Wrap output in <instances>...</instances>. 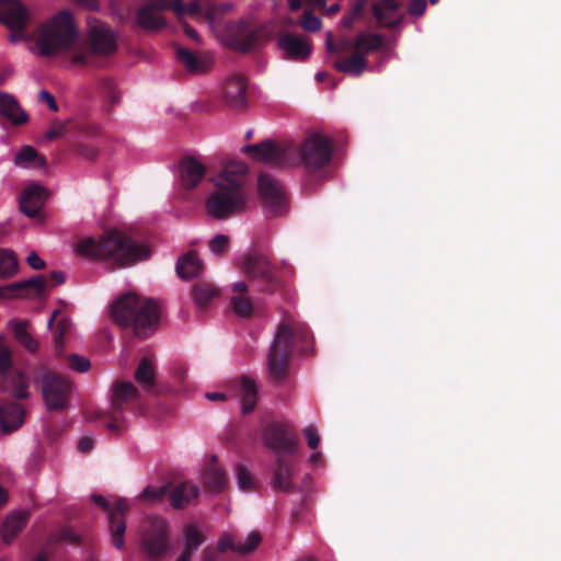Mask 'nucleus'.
I'll use <instances>...</instances> for the list:
<instances>
[{"mask_svg": "<svg viewBox=\"0 0 561 561\" xmlns=\"http://www.w3.org/2000/svg\"><path fill=\"white\" fill-rule=\"evenodd\" d=\"M427 8L426 0H411L408 5V12L411 15H422Z\"/></svg>", "mask_w": 561, "mask_h": 561, "instance_id": "nucleus-58", "label": "nucleus"}, {"mask_svg": "<svg viewBox=\"0 0 561 561\" xmlns=\"http://www.w3.org/2000/svg\"><path fill=\"white\" fill-rule=\"evenodd\" d=\"M140 393L131 381H115L112 385L110 405L105 411H95L94 416L102 420L113 435H121L126 427L124 412L138 402Z\"/></svg>", "mask_w": 561, "mask_h": 561, "instance_id": "nucleus-7", "label": "nucleus"}, {"mask_svg": "<svg viewBox=\"0 0 561 561\" xmlns=\"http://www.w3.org/2000/svg\"><path fill=\"white\" fill-rule=\"evenodd\" d=\"M234 296L231 298L232 310L241 317H249L253 313L252 301L248 295L249 285L244 280L234 283L232 286Z\"/></svg>", "mask_w": 561, "mask_h": 561, "instance_id": "nucleus-34", "label": "nucleus"}, {"mask_svg": "<svg viewBox=\"0 0 561 561\" xmlns=\"http://www.w3.org/2000/svg\"><path fill=\"white\" fill-rule=\"evenodd\" d=\"M206 536L198 526L187 524L182 527V550L174 561H192L195 551L205 542Z\"/></svg>", "mask_w": 561, "mask_h": 561, "instance_id": "nucleus-22", "label": "nucleus"}, {"mask_svg": "<svg viewBox=\"0 0 561 561\" xmlns=\"http://www.w3.org/2000/svg\"><path fill=\"white\" fill-rule=\"evenodd\" d=\"M30 322L27 320L11 319L8 328L12 331L18 343L27 352L34 354L39 348V342L28 332Z\"/></svg>", "mask_w": 561, "mask_h": 561, "instance_id": "nucleus-30", "label": "nucleus"}, {"mask_svg": "<svg viewBox=\"0 0 561 561\" xmlns=\"http://www.w3.org/2000/svg\"><path fill=\"white\" fill-rule=\"evenodd\" d=\"M95 446V438L90 437V435H84L80 439H78L77 449L81 454H89Z\"/></svg>", "mask_w": 561, "mask_h": 561, "instance_id": "nucleus-57", "label": "nucleus"}, {"mask_svg": "<svg viewBox=\"0 0 561 561\" xmlns=\"http://www.w3.org/2000/svg\"><path fill=\"white\" fill-rule=\"evenodd\" d=\"M172 10L180 18L186 14V5L182 0H146L136 14V24L146 31H159L167 21L161 11Z\"/></svg>", "mask_w": 561, "mask_h": 561, "instance_id": "nucleus-11", "label": "nucleus"}, {"mask_svg": "<svg viewBox=\"0 0 561 561\" xmlns=\"http://www.w3.org/2000/svg\"><path fill=\"white\" fill-rule=\"evenodd\" d=\"M403 0H379L373 3L371 12L382 28H396L404 21Z\"/></svg>", "mask_w": 561, "mask_h": 561, "instance_id": "nucleus-16", "label": "nucleus"}, {"mask_svg": "<svg viewBox=\"0 0 561 561\" xmlns=\"http://www.w3.org/2000/svg\"><path fill=\"white\" fill-rule=\"evenodd\" d=\"M229 244L230 239L226 234H217L213 237L208 242L210 251L218 255L225 254L229 248Z\"/></svg>", "mask_w": 561, "mask_h": 561, "instance_id": "nucleus-47", "label": "nucleus"}, {"mask_svg": "<svg viewBox=\"0 0 561 561\" xmlns=\"http://www.w3.org/2000/svg\"><path fill=\"white\" fill-rule=\"evenodd\" d=\"M278 46L288 59L306 60L311 53V46L304 37L293 33H284L278 38Z\"/></svg>", "mask_w": 561, "mask_h": 561, "instance_id": "nucleus-25", "label": "nucleus"}, {"mask_svg": "<svg viewBox=\"0 0 561 561\" xmlns=\"http://www.w3.org/2000/svg\"><path fill=\"white\" fill-rule=\"evenodd\" d=\"M19 378H20L21 385H16V376L14 377V379L12 381L13 396L18 399H25L28 397L26 380L22 374H19Z\"/></svg>", "mask_w": 561, "mask_h": 561, "instance_id": "nucleus-53", "label": "nucleus"}, {"mask_svg": "<svg viewBox=\"0 0 561 561\" xmlns=\"http://www.w3.org/2000/svg\"><path fill=\"white\" fill-rule=\"evenodd\" d=\"M99 131L98 126L81 127L76 137H72V153H77L85 160H93L98 154V147L92 139Z\"/></svg>", "mask_w": 561, "mask_h": 561, "instance_id": "nucleus-23", "label": "nucleus"}, {"mask_svg": "<svg viewBox=\"0 0 561 561\" xmlns=\"http://www.w3.org/2000/svg\"><path fill=\"white\" fill-rule=\"evenodd\" d=\"M19 262L15 253L9 249H0V278L8 279L18 272Z\"/></svg>", "mask_w": 561, "mask_h": 561, "instance_id": "nucleus-44", "label": "nucleus"}, {"mask_svg": "<svg viewBox=\"0 0 561 561\" xmlns=\"http://www.w3.org/2000/svg\"><path fill=\"white\" fill-rule=\"evenodd\" d=\"M0 116L8 119L14 126L25 125L30 116L21 107L18 100L10 93L0 91Z\"/></svg>", "mask_w": 561, "mask_h": 561, "instance_id": "nucleus-26", "label": "nucleus"}, {"mask_svg": "<svg viewBox=\"0 0 561 561\" xmlns=\"http://www.w3.org/2000/svg\"><path fill=\"white\" fill-rule=\"evenodd\" d=\"M304 434L307 438V445L309 448L314 450V448L319 447L321 438L316 426L305 427Z\"/></svg>", "mask_w": 561, "mask_h": 561, "instance_id": "nucleus-54", "label": "nucleus"}, {"mask_svg": "<svg viewBox=\"0 0 561 561\" xmlns=\"http://www.w3.org/2000/svg\"><path fill=\"white\" fill-rule=\"evenodd\" d=\"M91 363L89 358L85 356L77 355V353H72V371L84 373L90 369Z\"/></svg>", "mask_w": 561, "mask_h": 561, "instance_id": "nucleus-55", "label": "nucleus"}, {"mask_svg": "<svg viewBox=\"0 0 561 561\" xmlns=\"http://www.w3.org/2000/svg\"><path fill=\"white\" fill-rule=\"evenodd\" d=\"M89 45L94 55H111L116 51V36L111 28L101 22H94L89 27Z\"/></svg>", "mask_w": 561, "mask_h": 561, "instance_id": "nucleus-20", "label": "nucleus"}, {"mask_svg": "<svg viewBox=\"0 0 561 561\" xmlns=\"http://www.w3.org/2000/svg\"><path fill=\"white\" fill-rule=\"evenodd\" d=\"M92 499L98 506L108 512L107 518L110 533L113 537V545L115 548L123 549L125 546L124 535L127 527L124 516L129 511L127 500L119 499L113 506H111V503L106 497H103V495L94 494L92 495Z\"/></svg>", "mask_w": 561, "mask_h": 561, "instance_id": "nucleus-12", "label": "nucleus"}, {"mask_svg": "<svg viewBox=\"0 0 561 561\" xmlns=\"http://www.w3.org/2000/svg\"><path fill=\"white\" fill-rule=\"evenodd\" d=\"M199 489L194 483H180L176 486L170 489L169 486V502L171 506L176 507V510H182V507L187 506L192 500L198 496Z\"/></svg>", "mask_w": 561, "mask_h": 561, "instance_id": "nucleus-33", "label": "nucleus"}, {"mask_svg": "<svg viewBox=\"0 0 561 561\" xmlns=\"http://www.w3.org/2000/svg\"><path fill=\"white\" fill-rule=\"evenodd\" d=\"M219 296V289L209 283H197L192 287V297L198 310H207Z\"/></svg>", "mask_w": 561, "mask_h": 561, "instance_id": "nucleus-39", "label": "nucleus"}, {"mask_svg": "<svg viewBox=\"0 0 561 561\" xmlns=\"http://www.w3.org/2000/svg\"><path fill=\"white\" fill-rule=\"evenodd\" d=\"M75 253L85 259H99L113 267L131 266L140 260L149 259L151 251L145 243L137 242L122 230H110L99 240L88 237L81 240Z\"/></svg>", "mask_w": 561, "mask_h": 561, "instance_id": "nucleus-3", "label": "nucleus"}, {"mask_svg": "<svg viewBox=\"0 0 561 561\" xmlns=\"http://www.w3.org/2000/svg\"><path fill=\"white\" fill-rule=\"evenodd\" d=\"M46 282V276L41 274L35 275L30 279L16 282L19 299L35 300L46 297L48 294Z\"/></svg>", "mask_w": 561, "mask_h": 561, "instance_id": "nucleus-28", "label": "nucleus"}, {"mask_svg": "<svg viewBox=\"0 0 561 561\" xmlns=\"http://www.w3.org/2000/svg\"><path fill=\"white\" fill-rule=\"evenodd\" d=\"M218 547H206L202 553V561H218Z\"/></svg>", "mask_w": 561, "mask_h": 561, "instance_id": "nucleus-63", "label": "nucleus"}, {"mask_svg": "<svg viewBox=\"0 0 561 561\" xmlns=\"http://www.w3.org/2000/svg\"><path fill=\"white\" fill-rule=\"evenodd\" d=\"M30 12L20 0H0V22L10 31L11 44L27 43L37 57H54L70 46V10L64 9L26 33Z\"/></svg>", "mask_w": 561, "mask_h": 561, "instance_id": "nucleus-1", "label": "nucleus"}, {"mask_svg": "<svg viewBox=\"0 0 561 561\" xmlns=\"http://www.w3.org/2000/svg\"><path fill=\"white\" fill-rule=\"evenodd\" d=\"M243 151L253 160L285 168V165L301 164L309 175L319 172L330 164L334 152L332 138L319 133L307 135L297 148L280 146L273 140H264L247 145Z\"/></svg>", "mask_w": 561, "mask_h": 561, "instance_id": "nucleus-2", "label": "nucleus"}, {"mask_svg": "<svg viewBox=\"0 0 561 561\" xmlns=\"http://www.w3.org/2000/svg\"><path fill=\"white\" fill-rule=\"evenodd\" d=\"M111 314L115 323L131 327L136 336L146 339L157 330L160 311L157 300L128 293L113 302Z\"/></svg>", "mask_w": 561, "mask_h": 561, "instance_id": "nucleus-6", "label": "nucleus"}, {"mask_svg": "<svg viewBox=\"0 0 561 561\" xmlns=\"http://www.w3.org/2000/svg\"><path fill=\"white\" fill-rule=\"evenodd\" d=\"M267 36L268 32L265 25L243 20L230 22L225 30L227 46L242 53L260 47Z\"/></svg>", "mask_w": 561, "mask_h": 561, "instance_id": "nucleus-10", "label": "nucleus"}, {"mask_svg": "<svg viewBox=\"0 0 561 561\" xmlns=\"http://www.w3.org/2000/svg\"><path fill=\"white\" fill-rule=\"evenodd\" d=\"M241 271L262 293H274L280 286L274 263H272L268 254L263 253L257 248L244 255Z\"/></svg>", "mask_w": 561, "mask_h": 561, "instance_id": "nucleus-9", "label": "nucleus"}, {"mask_svg": "<svg viewBox=\"0 0 561 561\" xmlns=\"http://www.w3.org/2000/svg\"><path fill=\"white\" fill-rule=\"evenodd\" d=\"M238 485L242 491H251L253 486L252 477L243 465L237 466Z\"/></svg>", "mask_w": 561, "mask_h": 561, "instance_id": "nucleus-48", "label": "nucleus"}, {"mask_svg": "<svg viewBox=\"0 0 561 561\" xmlns=\"http://www.w3.org/2000/svg\"><path fill=\"white\" fill-rule=\"evenodd\" d=\"M38 101L42 103H46L48 107L56 112L58 110L57 103L54 99V96L46 90H42L38 93Z\"/></svg>", "mask_w": 561, "mask_h": 561, "instance_id": "nucleus-61", "label": "nucleus"}, {"mask_svg": "<svg viewBox=\"0 0 561 561\" xmlns=\"http://www.w3.org/2000/svg\"><path fill=\"white\" fill-rule=\"evenodd\" d=\"M14 164L24 169H45L46 159L32 146H23L14 157Z\"/></svg>", "mask_w": 561, "mask_h": 561, "instance_id": "nucleus-37", "label": "nucleus"}, {"mask_svg": "<svg viewBox=\"0 0 561 561\" xmlns=\"http://www.w3.org/2000/svg\"><path fill=\"white\" fill-rule=\"evenodd\" d=\"M383 44L382 35L379 33H358L352 41L343 39L335 44L331 32L327 33V50L329 53L347 51L351 48H357L360 56L366 57L369 53L377 51Z\"/></svg>", "mask_w": 561, "mask_h": 561, "instance_id": "nucleus-15", "label": "nucleus"}, {"mask_svg": "<svg viewBox=\"0 0 561 561\" xmlns=\"http://www.w3.org/2000/svg\"><path fill=\"white\" fill-rule=\"evenodd\" d=\"M169 493V484H163L162 486H147L139 494V499L147 501L148 503H159L165 499Z\"/></svg>", "mask_w": 561, "mask_h": 561, "instance_id": "nucleus-46", "label": "nucleus"}, {"mask_svg": "<svg viewBox=\"0 0 561 561\" xmlns=\"http://www.w3.org/2000/svg\"><path fill=\"white\" fill-rule=\"evenodd\" d=\"M42 396L48 410H61L69 400V386L56 375L48 374L42 386Z\"/></svg>", "mask_w": 561, "mask_h": 561, "instance_id": "nucleus-17", "label": "nucleus"}, {"mask_svg": "<svg viewBox=\"0 0 561 561\" xmlns=\"http://www.w3.org/2000/svg\"><path fill=\"white\" fill-rule=\"evenodd\" d=\"M216 461L217 457L213 456L203 474L205 486L211 492L222 491V489H225L228 483L225 471L218 468Z\"/></svg>", "mask_w": 561, "mask_h": 561, "instance_id": "nucleus-36", "label": "nucleus"}, {"mask_svg": "<svg viewBox=\"0 0 561 561\" xmlns=\"http://www.w3.org/2000/svg\"><path fill=\"white\" fill-rule=\"evenodd\" d=\"M248 167L243 161H230L225 164L218 176L214 180V192L206 201V211L217 220L231 217L242 211L247 206Z\"/></svg>", "mask_w": 561, "mask_h": 561, "instance_id": "nucleus-4", "label": "nucleus"}, {"mask_svg": "<svg viewBox=\"0 0 561 561\" xmlns=\"http://www.w3.org/2000/svg\"><path fill=\"white\" fill-rule=\"evenodd\" d=\"M257 191L267 214L282 215L286 211L287 197L278 180L262 172L257 178Z\"/></svg>", "mask_w": 561, "mask_h": 561, "instance_id": "nucleus-13", "label": "nucleus"}, {"mask_svg": "<svg viewBox=\"0 0 561 561\" xmlns=\"http://www.w3.org/2000/svg\"><path fill=\"white\" fill-rule=\"evenodd\" d=\"M25 413L20 404L11 403L0 409V428L4 433L18 430L24 423Z\"/></svg>", "mask_w": 561, "mask_h": 561, "instance_id": "nucleus-32", "label": "nucleus"}, {"mask_svg": "<svg viewBox=\"0 0 561 561\" xmlns=\"http://www.w3.org/2000/svg\"><path fill=\"white\" fill-rule=\"evenodd\" d=\"M48 196V191L44 186L39 184L30 185L21 194V211L24 213L28 218H38L42 220V209Z\"/></svg>", "mask_w": 561, "mask_h": 561, "instance_id": "nucleus-19", "label": "nucleus"}, {"mask_svg": "<svg viewBox=\"0 0 561 561\" xmlns=\"http://www.w3.org/2000/svg\"><path fill=\"white\" fill-rule=\"evenodd\" d=\"M59 317L60 311L55 310L47 322V327L51 330L55 324L57 325V330L54 334V345L57 353H62L66 337L70 330V322L67 317Z\"/></svg>", "mask_w": 561, "mask_h": 561, "instance_id": "nucleus-40", "label": "nucleus"}, {"mask_svg": "<svg viewBox=\"0 0 561 561\" xmlns=\"http://www.w3.org/2000/svg\"><path fill=\"white\" fill-rule=\"evenodd\" d=\"M264 444L279 455H293L297 451L298 436L291 431L289 424L273 421L267 424L263 433Z\"/></svg>", "mask_w": 561, "mask_h": 561, "instance_id": "nucleus-14", "label": "nucleus"}, {"mask_svg": "<svg viewBox=\"0 0 561 561\" xmlns=\"http://www.w3.org/2000/svg\"><path fill=\"white\" fill-rule=\"evenodd\" d=\"M26 262L31 268L36 271L44 270L46 266L45 261L41 259L35 251L30 252V254L26 257Z\"/></svg>", "mask_w": 561, "mask_h": 561, "instance_id": "nucleus-60", "label": "nucleus"}, {"mask_svg": "<svg viewBox=\"0 0 561 561\" xmlns=\"http://www.w3.org/2000/svg\"><path fill=\"white\" fill-rule=\"evenodd\" d=\"M247 87L242 75H230L222 83L221 98L229 107L244 108L248 105Z\"/></svg>", "mask_w": 561, "mask_h": 561, "instance_id": "nucleus-18", "label": "nucleus"}, {"mask_svg": "<svg viewBox=\"0 0 561 561\" xmlns=\"http://www.w3.org/2000/svg\"><path fill=\"white\" fill-rule=\"evenodd\" d=\"M135 379L145 390H152L156 386V368L150 358H142L135 371Z\"/></svg>", "mask_w": 561, "mask_h": 561, "instance_id": "nucleus-43", "label": "nucleus"}, {"mask_svg": "<svg viewBox=\"0 0 561 561\" xmlns=\"http://www.w3.org/2000/svg\"><path fill=\"white\" fill-rule=\"evenodd\" d=\"M240 397L243 413H251L257 404V383L255 379L243 375L240 378Z\"/></svg>", "mask_w": 561, "mask_h": 561, "instance_id": "nucleus-38", "label": "nucleus"}, {"mask_svg": "<svg viewBox=\"0 0 561 561\" xmlns=\"http://www.w3.org/2000/svg\"><path fill=\"white\" fill-rule=\"evenodd\" d=\"M176 57L191 73H203L209 67L206 59L199 58L198 55L185 47H176Z\"/></svg>", "mask_w": 561, "mask_h": 561, "instance_id": "nucleus-42", "label": "nucleus"}, {"mask_svg": "<svg viewBox=\"0 0 561 561\" xmlns=\"http://www.w3.org/2000/svg\"><path fill=\"white\" fill-rule=\"evenodd\" d=\"M293 473L294 468L291 461L286 460L284 456H278L276 459V466L272 480L273 488L277 489L278 491H293Z\"/></svg>", "mask_w": 561, "mask_h": 561, "instance_id": "nucleus-31", "label": "nucleus"}, {"mask_svg": "<svg viewBox=\"0 0 561 561\" xmlns=\"http://www.w3.org/2000/svg\"><path fill=\"white\" fill-rule=\"evenodd\" d=\"M310 341L311 333L308 325L300 322L290 324L287 321L279 323L267 353V370L273 383L279 386L287 379L295 347L298 346L302 353H306Z\"/></svg>", "mask_w": 561, "mask_h": 561, "instance_id": "nucleus-5", "label": "nucleus"}, {"mask_svg": "<svg viewBox=\"0 0 561 561\" xmlns=\"http://www.w3.org/2000/svg\"><path fill=\"white\" fill-rule=\"evenodd\" d=\"M46 276L47 283V291L56 287L57 285L64 284L66 282V275L62 272H51Z\"/></svg>", "mask_w": 561, "mask_h": 561, "instance_id": "nucleus-56", "label": "nucleus"}, {"mask_svg": "<svg viewBox=\"0 0 561 561\" xmlns=\"http://www.w3.org/2000/svg\"><path fill=\"white\" fill-rule=\"evenodd\" d=\"M101 89H102V92H103L110 107H112V105L117 104V102H119V94L116 91V88H115L113 81L102 82Z\"/></svg>", "mask_w": 561, "mask_h": 561, "instance_id": "nucleus-50", "label": "nucleus"}, {"mask_svg": "<svg viewBox=\"0 0 561 561\" xmlns=\"http://www.w3.org/2000/svg\"><path fill=\"white\" fill-rule=\"evenodd\" d=\"M206 167L194 157H184L180 162V179L182 186L194 188L198 186L206 173Z\"/></svg>", "mask_w": 561, "mask_h": 561, "instance_id": "nucleus-27", "label": "nucleus"}, {"mask_svg": "<svg viewBox=\"0 0 561 561\" xmlns=\"http://www.w3.org/2000/svg\"><path fill=\"white\" fill-rule=\"evenodd\" d=\"M11 351L8 346L0 344V371L2 375H7L11 368Z\"/></svg>", "mask_w": 561, "mask_h": 561, "instance_id": "nucleus-52", "label": "nucleus"}, {"mask_svg": "<svg viewBox=\"0 0 561 561\" xmlns=\"http://www.w3.org/2000/svg\"><path fill=\"white\" fill-rule=\"evenodd\" d=\"M233 3L218 2L217 0H193L186 5V14L203 15L208 22L218 21V19L231 11Z\"/></svg>", "mask_w": 561, "mask_h": 561, "instance_id": "nucleus-21", "label": "nucleus"}, {"mask_svg": "<svg viewBox=\"0 0 561 561\" xmlns=\"http://www.w3.org/2000/svg\"><path fill=\"white\" fill-rule=\"evenodd\" d=\"M30 513L25 510L14 511L7 515L1 528V539L5 545H11L25 528Z\"/></svg>", "mask_w": 561, "mask_h": 561, "instance_id": "nucleus-24", "label": "nucleus"}, {"mask_svg": "<svg viewBox=\"0 0 561 561\" xmlns=\"http://www.w3.org/2000/svg\"><path fill=\"white\" fill-rule=\"evenodd\" d=\"M202 261L196 251H188L183 254L176 262V272L182 278H193L202 273Z\"/></svg>", "mask_w": 561, "mask_h": 561, "instance_id": "nucleus-41", "label": "nucleus"}, {"mask_svg": "<svg viewBox=\"0 0 561 561\" xmlns=\"http://www.w3.org/2000/svg\"><path fill=\"white\" fill-rule=\"evenodd\" d=\"M0 299H19L16 283L0 286Z\"/></svg>", "mask_w": 561, "mask_h": 561, "instance_id": "nucleus-59", "label": "nucleus"}, {"mask_svg": "<svg viewBox=\"0 0 561 561\" xmlns=\"http://www.w3.org/2000/svg\"><path fill=\"white\" fill-rule=\"evenodd\" d=\"M170 525L164 517H150L144 525L140 550L152 561L164 560L172 552Z\"/></svg>", "mask_w": 561, "mask_h": 561, "instance_id": "nucleus-8", "label": "nucleus"}, {"mask_svg": "<svg viewBox=\"0 0 561 561\" xmlns=\"http://www.w3.org/2000/svg\"><path fill=\"white\" fill-rule=\"evenodd\" d=\"M183 31L187 37L193 38V41H198V33L194 27H191V25L183 24Z\"/></svg>", "mask_w": 561, "mask_h": 561, "instance_id": "nucleus-64", "label": "nucleus"}, {"mask_svg": "<svg viewBox=\"0 0 561 561\" xmlns=\"http://www.w3.org/2000/svg\"><path fill=\"white\" fill-rule=\"evenodd\" d=\"M368 0H356L352 8L344 14L342 18V25L345 28H352L354 26L356 20L362 18L365 8L367 5Z\"/></svg>", "mask_w": 561, "mask_h": 561, "instance_id": "nucleus-45", "label": "nucleus"}, {"mask_svg": "<svg viewBox=\"0 0 561 561\" xmlns=\"http://www.w3.org/2000/svg\"><path fill=\"white\" fill-rule=\"evenodd\" d=\"M300 25L307 31H318L321 27V20L316 14L310 13V11H305Z\"/></svg>", "mask_w": 561, "mask_h": 561, "instance_id": "nucleus-51", "label": "nucleus"}, {"mask_svg": "<svg viewBox=\"0 0 561 561\" xmlns=\"http://www.w3.org/2000/svg\"><path fill=\"white\" fill-rule=\"evenodd\" d=\"M368 65L367 58L360 56L358 48H353V54L346 58H337L333 67L342 73L362 76Z\"/></svg>", "mask_w": 561, "mask_h": 561, "instance_id": "nucleus-35", "label": "nucleus"}, {"mask_svg": "<svg viewBox=\"0 0 561 561\" xmlns=\"http://www.w3.org/2000/svg\"><path fill=\"white\" fill-rule=\"evenodd\" d=\"M262 540V536L257 531H252L248 535L245 541L234 542L231 536L222 535L218 539V551L226 552L228 549L238 553H247L254 551L255 548L260 545Z\"/></svg>", "mask_w": 561, "mask_h": 561, "instance_id": "nucleus-29", "label": "nucleus"}, {"mask_svg": "<svg viewBox=\"0 0 561 561\" xmlns=\"http://www.w3.org/2000/svg\"><path fill=\"white\" fill-rule=\"evenodd\" d=\"M67 133V124L62 122H54L45 133L46 140H57L65 136Z\"/></svg>", "mask_w": 561, "mask_h": 561, "instance_id": "nucleus-49", "label": "nucleus"}, {"mask_svg": "<svg viewBox=\"0 0 561 561\" xmlns=\"http://www.w3.org/2000/svg\"><path fill=\"white\" fill-rule=\"evenodd\" d=\"M73 4L85 10L95 11L100 8V0H72V7Z\"/></svg>", "mask_w": 561, "mask_h": 561, "instance_id": "nucleus-62", "label": "nucleus"}]
</instances>
